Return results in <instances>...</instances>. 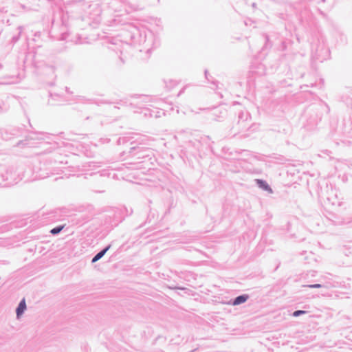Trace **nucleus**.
I'll return each mask as SVG.
<instances>
[{
  "label": "nucleus",
  "mask_w": 352,
  "mask_h": 352,
  "mask_svg": "<svg viewBox=\"0 0 352 352\" xmlns=\"http://www.w3.org/2000/svg\"><path fill=\"white\" fill-rule=\"evenodd\" d=\"M26 309H27V305H26L25 299V298H23L20 300V302L18 304V305L16 308V310H15L17 319H19L23 316V314H24Z\"/></svg>",
  "instance_id": "5"
},
{
  "label": "nucleus",
  "mask_w": 352,
  "mask_h": 352,
  "mask_svg": "<svg viewBox=\"0 0 352 352\" xmlns=\"http://www.w3.org/2000/svg\"><path fill=\"white\" fill-rule=\"evenodd\" d=\"M351 206H352V202H351Z\"/></svg>",
  "instance_id": "25"
},
{
  "label": "nucleus",
  "mask_w": 352,
  "mask_h": 352,
  "mask_svg": "<svg viewBox=\"0 0 352 352\" xmlns=\"http://www.w3.org/2000/svg\"><path fill=\"white\" fill-rule=\"evenodd\" d=\"M327 201L329 203V204H331L332 205H336V204H338V206H341V203L340 201H338L337 203L334 202V201H331V199L329 197H327Z\"/></svg>",
  "instance_id": "14"
},
{
  "label": "nucleus",
  "mask_w": 352,
  "mask_h": 352,
  "mask_svg": "<svg viewBox=\"0 0 352 352\" xmlns=\"http://www.w3.org/2000/svg\"><path fill=\"white\" fill-rule=\"evenodd\" d=\"M50 68L53 72H54V70H55V67H54V66H51Z\"/></svg>",
  "instance_id": "19"
},
{
  "label": "nucleus",
  "mask_w": 352,
  "mask_h": 352,
  "mask_svg": "<svg viewBox=\"0 0 352 352\" xmlns=\"http://www.w3.org/2000/svg\"><path fill=\"white\" fill-rule=\"evenodd\" d=\"M120 60L122 61V63H124V60L122 58H120Z\"/></svg>",
  "instance_id": "21"
},
{
  "label": "nucleus",
  "mask_w": 352,
  "mask_h": 352,
  "mask_svg": "<svg viewBox=\"0 0 352 352\" xmlns=\"http://www.w3.org/2000/svg\"><path fill=\"white\" fill-rule=\"evenodd\" d=\"M335 222H336L337 224H344V223H349V222H350V221H347L346 222H345V221H335Z\"/></svg>",
  "instance_id": "15"
},
{
  "label": "nucleus",
  "mask_w": 352,
  "mask_h": 352,
  "mask_svg": "<svg viewBox=\"0 0 352 352\" xmlns=\"http://www.w3.org/2000/svg\"><path fill=\"white\" fill-rule=\"evenodd\" d=\"M175 289H180V290H186V288L183 287H176Z\"/></svg>",
  "instance_id": "17"
},
{
  "label": "nucleus",
  "mask_w": 352,
  "mask_h": 352,
  "mask_svg": "<svg viewBox=\"0 0 352 352\" xmlns=\"http://www.w3.org/2000/svg\"><path fill=\"white\" fill-rule=\"evenodd\" d=\"M305 287H307L309 288H314V289L317 288L318 289V288L324 287V285H322V284H319V283H316V284H312V285H305Z\"/></svg>",
  "instance_id": "13"
},
{
  "label": "nucleus",
  "mask_w": 352,
  "mask_h": 352,
  "mask_svg": "<svg viewBox=\"0 0 352 352\" xmlns=\"http://www.w3.org/2000/svg\"><path fill=\"white\" fill-rule=\"evenodd\" d=\"M204 74H205V77H206V78L208 81H210V79H209V78H208V75H209V74H208V70H207V69H206V70L204 71Z\"/></svg>",
  "instance_id": "16"
},
{
  "label": "nucleus",
  "mask_w": 352,
  "mask_h": 352,
  "mask_svg": "<svg viewBox=\"0 0 352 352\" xmlns=\"http://www.w3.org/2000/svg\"><path fill=\"white\" fill-rule=\"evenodd\" d=\"M184 89H182V90L178 93L177 96H179L183 93Z\"/></svg>",
  "instance_id": "18"
},
{
  "label": "nucleus",
  "mask_w": 352,
  "mask_h": 352,
  "mask_svg": "<svg viewBox=\"0 0 352 352\" xmlns=\"http://www.w3.org/2000/svg\"><path fill=\"white\" fill-rule=\"evenodd\" d=\"M196 349H192L190 352H195Z\"/></svg>",
  "instance_id": "23"
},
{
  "label": "nucleus",
  "mask_w": 352,
  "mask_h": 352,
  "mask_svg": "<svg viewBox=\"0 0 352 352\" xmlns=\"http://www.w3.org/2000/svg\"><path fill=\"white\" fill-rule=\"evenodd\" d=\"M1 67H2V65H0V69H1Z\"/></svg>",
  "instance_id": "24"
},
{
  "label": "nucleus",
  "mask_w": 352,
  "mask_h": 352,
  "mask_svg": "<svg viewBox=\"0 0 352 352\" xmlns=\"http://www.w3.org/2000/svg\"><path fill=\"white\" fill-rule=\"evenodd\" d=\"M138 150L135 155H137L138 159H144L146 157H148V160L151 159V155L153 153V152L148 148H143V147H131L130 148L129 153H132L135 150Z\"/></svg>",
  "instance_id": "3"
},
{
  "label": "nucleus",
  "mask_w": 352,
  "mask_h": 352,
  "mask_svg": "<svg viewBox=\"0 0 352 352\" xmlns=\"http://www.w3.org/2000/svg\"><path fill=\"white\" fill-rule=\"evenodd\" d=\"M308 311H305V310H296L294 311L292 314V316L293 317H298L300 316H302V315H304V314H307Z\"/></svg>",
  "instance_id": "12"
},
{
  "label": "nucleus",
  "mask_w": 352,
  "mask_h": 352,
  "mask_svg": "<svg viewBox=\"0 0 352 352\" xmlns=\"http://www.w3.org/2000/svg\"><path fill=\"white\" fill-rule=\"evenodd\" d=\"M111 245L109 244L103 249H102L100 252H98L91 259V263H95L100 258H102L104 254L107 252V251L111 248Z\"/></svg>",
  "instance_id": "7"
},
{
  "label": "nucleus",
  "mask_w": 352,
  "mask_h": 352,
  "mask_svg": "<svg viewBox=\"0 0 352 352\" xmlns=\"http://www.w3.org/2000/svg\"><path fill=\"white\" fill-rule=\"evenodd\" d=\"M65 227V224L59 225L58 226H56L55 228L51 229V230L50 231V233L54 236L58 235L64 229Z\"/></svg>",
  "instance_id": "9"
},
{
  "label": "nucleus",
  "mask_w": 352,
  "mask_h": 352,
  "mask_svg": "<svg viewBox=\"0 0 352 352\" xmlns=\"http://www.w3.org/2000/svg\"><path fill=\"white\" fill-rule=\"evenodd\" d=\"M226 114V111L223 112L217 108H214L210 113L209 118L215 121H220V118H223Z\"/></svg>",
  "instance_id": "6"
},
{
  "label": "nucleus",
  "mask_w": 352,
  "mask_h": 352,
  "mask_svg": "<svg viewBox=\"0 0 352 352\" xmlns=\"http://www.w3.org/2000/svg\"><path fill=\"white\" fill-rule=\"evenodd\" d=\"M250 298V296L247 294H243L231 299L228 302V305L233 306L239 305L245 302Z\"/></svg>",
  "instance_id": "4"
},
{
  "label": "nucleus",
  "mask_w": 352,
  "mask_h": 352,
  "mask_svg": "<svg viewBox=\"0 0 352 352\" xmlns=\"http://www.w3.org/2000/svg\"><path fill=\"white\" fill-rule=\"evenodd\" d=\"M20 179V174L16 166H10L8 168L0 166V186L9 187L13 186Z\"/></svg>",
  "instance_id": "1"
},
{
  "label": "nucleus",
  "mask_w": 352,
  "mask_h": 352,
  "mask_svg": "<svg viewBox=\"0 0 352 352\" xmlns=\"http://www.w3.org/2000/svg\"><path fill=\"white\" fill-rule=\"evenodd\" d=\"M29 139L32 140V139H34V138H32V136H30V135H28V136L26 138V139H25V140L19 141V142H17V144H16V146H26V145L28 144L27 141H28V140H29Z\"/></svg>",
  "instance_id": "11"
},
{
  "label": "nucleus",
  "mask_w": 352,
  "mask_h": 352,
  "mask_svg": "<svg viewBox=\"0 0 352 352\" xmlns=\"http://www.w3.org/2000/svg\"><path fill=\"white\" fill-rule=\"evenodd\" d=\"M120 141H121V138H119L118 140V142L120 144Z\"/></svg>",
  "instance_id": "22"
},
{
  "label": "nucleus",
  "mask_w": 352,
  "mask_h": 352,
  "mask_svg": "<svg viewBox=\"0 0 352 352\" xmlns=\"http://www.w3.org/2000/svg\"><path fill=\"white\" fill-rule=\"evenodd\" d=\"M23 131V128L22 127L9 126L8 128L1 129L0 133L2 139L8 141L21 136Z\"/></svg>",
  "instance_id": "2"
},
{
  "label": "nucleus",
  "mask_w": 352,
  "mask_h": 352,
  "mask_svg": "<svg viewBox=\"0 0 352 352\" xmlns=\"http://www.w3.org/2000/svg\"><path fill=\"white\" fill-rule=\"evenodd\" d=\"M256 183L261 189L269 192H273L272 188L265 180L257 179H256Z\"/></svg>",
  "instance_id": "8"
},
{
  "label": "nucleus",
  "mask_w": 352,
  "mask_h": 352,
  "mask_svg": "<svg viewBox=\"0 0 352 352\" xmlns=\"http://www.w3.org/2000/svg\"><path fill=\"white\" fill-rule=\"evenodd\" d=\"M18 30H19V33L16 36H14L12 39H11V43L14 44L16 43L20 38L21 37V32H22V30H23V27L22 26H19L18 27Z\"/></svg>",
  "instance_id": "10"
},
{
  "label": "nucleus",
  "mask_w": 352,
  "mask_h": 352,
  "mask_svg": "<svg viewBox=\"0 0 352 352\" xmlns=\"http://www.w3.org/2000/svg\"><path fill=\"white\" fill-rule=\"evenodd\" d=\"M256 3H252V7H253V8H256Z\"/></svg>",
  "instance_id": "20"
}]
</instances>
